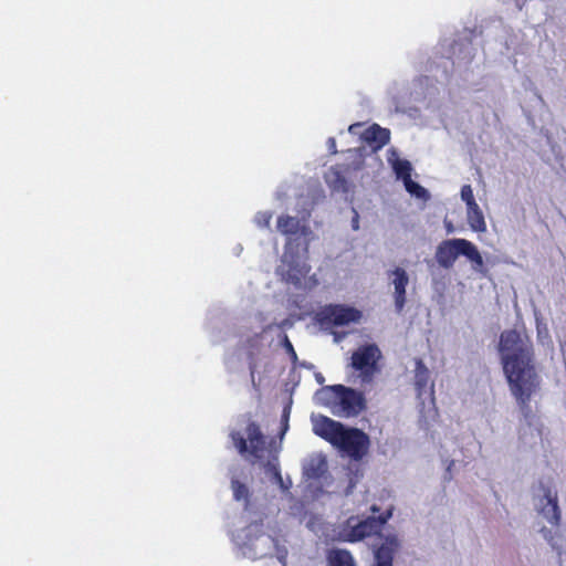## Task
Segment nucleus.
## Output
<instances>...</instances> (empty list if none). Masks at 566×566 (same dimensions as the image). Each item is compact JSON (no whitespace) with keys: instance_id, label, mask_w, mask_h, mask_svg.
<instances>
[{"instance_id":"nucleus-1","label":"nucleus","mask_w":566,"mask_h":566,"mask_svg":"<svg viewBox=\"0 0 566 566\" xmlns=\"http://www.w3.org/2000/svg\"><path fill=\"white\" fill-rule=\"evenodd\" d=\"M497 352L512 397L523 411L528 410L542 384L531 338L523 331L506 329L500 335Z\"/></svg>"},{"instance_id":"nucleus-2","label":"nucleus","mask_w":566,"mask_h":566,"mask_svg":"<svg viewBox=\"0 0 566 566\" xmlns=\"http://www.w3.org/2000/svg\"><path fill=\"white\" fill-rule=\"evenodd\" d=\"M232 443L238 452L252 464L263 468L265 474L275 481L283 490L290 486L285 484L277 462V451L266 442L259 426L250 419L241 420L230 433Z\"/></svg>"},{"instance_id":"nucleus-3","label":"nucleus","mask_w":566,"mask_h":566,"mask_svg":"<svg viewBox=\"0 0 566 566\" xmlns=\"http://www.w3.org/2000/svg\"><path fill=\"white\" fill-rule=\"evenodd\" d=\"M311 422L316 436L328 441L344 455L360 460L369 449V437L359 429L347 428L322 415H312Z\"/></svg>"},{"instance_id":"nucleus-4","label":"nucleus","mask_w":566,"mask_h":566,"mask_svg":"<svg viewBox=\"0 0 566 566\" xmlns=\"http://www.w3.org/2000/svg\"><path fill=\"white\" fill-rule=\"evenodd\" d=\"M313 240L311 229L303 230L302 242L293 249V241L284 249L277 274L287 284L296 289L310 290L317 285L315 274H311V266L307 263L308 244Z\"/></svg>"},{"instance_id":"nucleus-5","label":"nucleus","mask_w":566,"mask_h":566,"mask_svg":"<svg viewBox=\"0 0 566 566\" xmlns=\"http://www.w3.org/2000/svg\"><path fill=\"white\" fill-rule=\"evenodd\" d=\"M261 528L262 523H251L243 528L235 530L232 533V539L245 557L261 558L274 553L284 565L287 555L285 545L281 544L277 538L261 533Z\"/></svg>"},{"instance_id":"nucleus-6","label":"nucleus","mask_w":566,"mask_h":566,"mask_svg":"<svg viewBox=\"0 0 566 566\" xmlns=\"http://www.w3.org/2000/svg\"><path fill=\"white\" fill-rule=\"evenodd\" d=\"M314 400L337 417L356 416L365 408V399L360 392L340 385L319 389Z\"/></svg>"},{"instance_id":"nucleus-7","label":"nucleus","mask_w":566,"mask_h":566,"mask_svg":"<svg viewBox=\"0 0 566 566\" xmlns=\"http://www.w3.org/2000/svg\"><path fill=\"white\" fill-rule=\"evenodd\" d=\"M460 255L467 258L472 263L473 271L483 273V258L476 245L467 239L454 238L443 240L437 245L434 252L437 263L446 270L453 268Z\"/></svg>"},{"instance_id":"nucleus-8","label":"nucleus","mask_w":566,"mask_h":566,"mask_svg":"<svg viewBox=\"0 0 566 566\" xmlns=\"http://www.w3.org/2000/svg\"><path fill=\"white\" fill-rule=\"evenodd\" d=\"M532 505L536 514L548 524L559 526L562 510L557 488L552 481L541 480L533 486Z\"/></svg>"},{"instance_id":"nucleus-9","label":"nucleus","mask_w":566,"mask_h":566,"mask_svg":"<svg viewBox=\"0 0 566 566\" xmlns=\"http://www.w3.org/2000/svg\"><path fill=\"white\" fill-rule=\"evenodd\" d=\"M381 357L376 344H364L352 354L349 367L361 382H370L380 373Z\"/></svg>"},{"instance_id":"nucleus-10","label":"nucleus","mask_w":566,"mask_h":566,"mask_svg":"<svg viewBox=\"0 0 566 566\" xmlns=\"http://www.w3.org/2000/svg\"><path fill=\"white\" fill-rule=\"evenodd\" d=\"M391 511L379 517L368 516L359 518L352 516L339 533V538L344 542H359L367 536L378 534L384 524L390 518Z\"/></svg>"},{"instance_id":"nucleus-11","label":"nucleus","mask_w":566,"mask_h":566,"mask_svg":"<svg viewBox=\"0 0 566 566\" xmlns=\"http://www.w3.org/2000/svg\"><path fill=\"white\" fill-rule=\"evenodd\" d=\"M387 161L392 168L397 179L403 182L405 189L412 197L423 201L430 198L428 190L411 179L413 168L409 160L401 158L398 151L391 148L387 153Z\"/></svg>"},{"instance_id":"nucleus-12","label":"nucleus","mask_w":566,"mask_h":566,"mask_svg":"<svg viewBox=\"0 0 566 566\" xmlns=\"http://www.w3.org/2000/svg\"><path fill=\"white\" fill-rule=\"evenodd\" d=\"M316 316L322 325L343 327L360 323L363 312L354 306L335 304L324 306Z\"/></svg>"},{"instance_id":"nucleus-13","label":"nucleus","mask_w":566,"mask_h":566,"mask_svg":"<svg viewBox=\"0 0 566 566\" xmlns=\"http://www.w3.org/2000/svg\"><path fill=\"white\" fill-rule=\"evenodd\" d=\"M276 229L279 232L286 235L285 247H287L290 242L293 241V249H296V244L302 242L303 230L311 228L304 222L302 223V221L297 218L282 214L276 220Z\"/></svg>"},{"instance_id":"nucleus-14","label":"nucleus","mask_w":566,"mask_h":566,"mask_svg":"<svg viewBox=\"0 0 566 566\" xmlns=\"http://www.w3.org/2000/svg\"><path fill=\"white\" fill-rule=\"evenodd\" d=\"M389 285L392 286L395 306L398 312L405 306L406 303V289L409 284V275L403 268L395 266L387 272Z\"/></svg>"},{"instance_id":"nucleus-15","label":"nucleus","mask_w":566,"mask_h":566,"mask_svg":"<svg viewBox=\"0 0 566 566\" xmlns=\"http://www.w3.org/2000/svg\"><path fill=\"white\" fill-rule=\"evenodd\" d=\"M413 386L418 398L433 396V384L430 382V371L421 359L415 360Z\"/></svg>"},{"instance_id":"nucleus-16","label":"nucleus","mask_w":566,"mask_h":566,"mask_svg":"<svg viewBox=\"0 0 566 566\" xmlns=\"http://www.w3.org/2000/svg\"><path fill=\"white\" fill-rule=\"evenodd\" d=\"M327 472V461L323 453H313L303 462V474L307 479L316 480Z\"/></svg>"},{"instance_id":"nucleus-17","label":"nucleus","mask_w":566,"mask_h":566,"mask_svg":"<svg viewBox=\"0 0 566 566\" xmlns=\"http://www.w3.org/2000/svg\"><path fill=\"white\" fill-rule=\"evenodd\" d=\"M379 539L380 544L375 546V558L386 559L388 557L389 560H392L394 554L400 547L398 535L394 532H387L380 534Z\"/></svg>"},{"instance_id":"nucleus-18","label":"nucleus","mask_w":566,"mask_h":566,"mask_svg":"<svg viewBox=\"0 0 566 566\" xmlns=\"http://www.w3.org/2000/svg\"><path fill=\"white\" fill-rule=\"evenodd\" d=\"M361 137L376 150L389 142L390 133L388 129L374 124L365 129Z\"/></svg>"},{"instance_id":"nucleus-19","label":"nucleus","mask_w":566,"mask_h":566,"mask_svg":"<svg viewBox=\"0 0 566 566\" xmlns=\"http://www.w3.org/2000/svg\"><path fill=\"white\" fill-rule=\"evenodd\" d=\"M467 221L470 229L474 232L483 233L486 231L484 213L479 203L465 208Z\"/></svg>"},{"instance_id":"nucleus-20","label":"nucleus","mask_w":566,"mask_h":566,"mask_svg":"<svg viewBox=\"0 0 566 566\" xmlns=\"http://www.w3.org/2000/svg\"><path fill=\"white\" fill-rule=\"evenodd\" d=\"M325 180L329 188L337 192H347L348 184L342 172V170L337 167H331L325 174Z\"/></svg>"},{"instance_id":"nucleus-21","label":"nucleus","mask_w":566,"mask_h":566,"mask_svg":"<svg viewBox=\"0 0 566 566\" xmlns=\"http://www.w3.org/2000/svg\"><path fill=\"white\" fill-rule=\"evenodd\" d=\"M327 559L329 566H356L352 554L345 549H332Z\"/></svg>"},{"instance_id":"nucleus-22","label":"nucleus","mask_w":566,"mask_h":566,"mask_svg":"<svg viewBox=\"0 0 566 566\" xmlns=\"http://www.w3.org/2000/svg\"><path fill=\"white\" fill-rule=\"evenodd\" d=\"M231 488L233 491V496L237 501L247 502L249 496V490L245 484L241 483L238 479L232 478Z\"/></svg>"},{"instance_id":"nucleus-23","label":"nucleus","mask_w":566,"mask_h":566,"mask_svg":"<svg viewBox=\"0 0 566 566\" xmlns=\"http://www.w3.org/2000/svg\"><path fill=\"white\" fill-rule=\"evenodd\" d=\"M460 198L464 202L465 208L478 203L473 193V189L470 185H463L461 187Z\"/></svg>"},{"instance_id":"nucleus-24","label":"nucleus","mask_w":566,"mask_h":566,"mask_svg":"<svg viewBox=\"0 0 566 566\" xmlns=\"http://www.w3.org/2000/svg\"><path fill=\"white\" fill-rule=\"evenodd\" d=\"M272 213L268 211L258 212L254 217V222L260 228H266L270 226Z\"/></svg>"},{"instance_id":"nucleus-25","label":"nucleus","mask_w":566,"mask_h":566,"mask_svg":"<svg viewBox=\"0 0 566 566\" xmlns=\"http://www.w3.org/2000/svg\"><path fill=\"white\" fill-rule=\"evenodd\" d=\"M537 333H538V339L541 342H543L544 338L548 337L546 326H542V324L538 321H537Z\"/></svg>"},{"instance_id":"nucleus-26","label":"nucleus","mask_w":566,"mask_h":566,"mask_svg":"<svg viewBox=\"0 0 566 566\" xmlns=\"http://www.w3.org/2000/svg\"><path fill=\"white\" fill-rule=\"evenodd\" d=\"M376 563L374 566H392V560H389L388 557L385 558H375Z\"/></svg>"},{"instance_id":"nucleus-27","label":"nucleus","mask_w":566,"mask_h":566,"mask_svg":"<svg viewBox=\"0 0 566 566\" xmlns=\"http://www.w3.org/2000/svg\"><path fill=\"white\" fill-rule=\"evenodd\" d=\"M327 145H328V149L332 153H336V142H335L334 138H329L328 142H327Z\"/></svg>"},{"instance_id":"nucleus-28","label":"nucleus","mask_w":566,"mask_h":566,"mask_svg":"<svg viewBox=\"0 0 566 566\" xmlns=\"http://www.w3.org/2000/svg\"><path fill=\"white\" fill-rule=\"evenodd\" d=\"M444 226H446L447 233L450 234V233L454 232V227H453L452 222L446 220Z\"/></svg>"},{"instance_id":"nucleus-29","label":"nucleus","mask_w":566,"mask_h":566,"mask_svg":"<svg viewBox=\"0 0 566 566\" xmlns=\"http://www.w3.org/2000/svg\"><path fill=\"white\" fill-rule=\"evenodd\" d=\"M359 128H360V124H354V125L349 126L348 130L352 134H357Z\"/></svg>"},{"instance_id":"nucleus-30","label":"nucleus","mask_w":566,"mask_h":566,"mask_svg":"<svg viewBox=\"0 0 566 566\" xmlns=\"http://www.w3.org/2000/svg\"><path fill=\"white\" fill-rule=\"evenodd\" d=\"M454 465V461H450L448 467H447V473L449 475V479L452 478V467Z\"/></svg>"},{"instance_id":"nucleus-31","label":"nucleus","mask_w":566,"mask_h":566,"mask_svg":"<svg viewBox=\"0 0 566 566\" xmlns=\"http://www.w3.org/2000/svg\"><path fill=\"white\" fill-rule=\"evenodd\" d=\"M353 229H354V230H357V229H358V219H357V217H356V218L354 219V221H353Z\"/></svg>"},{"instance_id":"nucleus-32","label":"nucleus","mask_w":566,"mask_h":566,"mask_svg":"<svg viewBox=\"0 0 566 566\" xmlns=\"http://www.w3.org/2000/svg\"><path fill=\"white\" fill-rule=\"evenodd\" d=\"M266 328H268V326L262 325L261 327H259L260 331L255 332V334L263 333Z\"/></svg>"},{"instance_id":"nucleus-33","label":"nucleus","mask_w":566,"mask_h":566,"mask_svg":"<svg viewBox=\"0 0 566 566\" xmlns=\"http://www.w3.org/2000/svg\"><path fill=\"white\" fill-rule=\"evenodd\" d=\"M289 416V409L284 410V417L286 418Z\"/></svg>"}]
</instances>
